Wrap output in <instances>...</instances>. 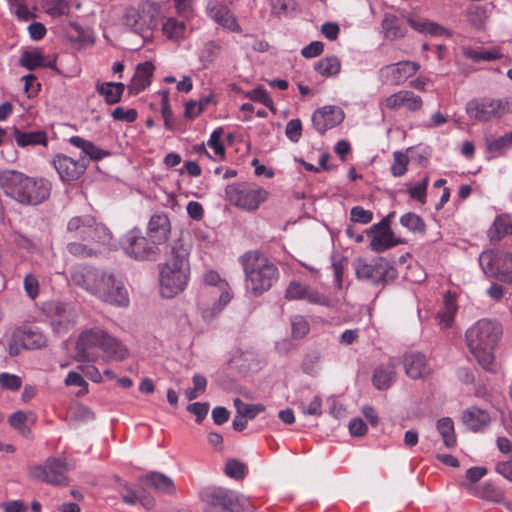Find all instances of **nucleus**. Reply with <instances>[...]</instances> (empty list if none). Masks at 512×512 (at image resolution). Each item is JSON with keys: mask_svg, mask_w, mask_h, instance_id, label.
Returning <instances> with one entry per match:
<instances>
[{"mask_svg": "<svg viewBox=\"0 0 512 512\" xmlns=\"http://www.w3.org/2000/svg\"><path fill=\"white\" fill-rule=\"evenodd\" d=\"M70 278L73 284L105 303L118 307L129 304L126 288L112 273L91 266H77L71 269Z\"/></svg>", "mask_w": 512, "mask_h": 512, "instance_id": "obj_1", "label": "nucleus"}, {"mask_svg": "<svg viewBox=\"0 0 512 512\" xmlns=\"http://www.w3.org/2000/svg\"><path fill=\"white\" fill-rule=\"evenodd\" d=\"M0 189L7 197L21 205L35 206L49 197L51 185L43 178H34L17 170L5 169L0 171Z\"/></svg>", "mask_w": 512, "mask_h": 512, "instance_id": "obj_2", "label": "nucleus"}, {"mask_svg": "<svg viewBox=\"0 0 512 512\" xmlns=\"http://www.w3.org/2000/svg\"><path fill=\"white\" fill-rule=\"evenodd\" d=\"M189 254L190 245L178 240L167 261L160 265V293L164 298H173L185 290L190 275Z\"/></svg>", "mask_w": 512, "mask_h": 512, "instance_id": "obj_3", "label": "nucleus"}, {"mask_svg": "<svg viewBox=\"0 0 512 512\" xmlns=\"http://www.w3.org/2000/svg\"><path fill=\"white\" fill-rule=\"evenodd\" d=\"M502 334L501 326L489 319H480L465 333L466 344L481 367L490 372H497L494 350Z\"/></svg>", "mask_w": 512, "mask_h": 512, "instance_id": "obj_4", "label": "nucleus"}, {"mask_svg": "<svg viewBox=\"0 0 512 512\" xmlns=\"http://www.w3.org/2000/svg\"><path fill=\"white\" fill-rule=\"evenodd\" d=\"M245 273L247 290L253 296H261L268 291L279 277L277 266L258 251H248L240 257Z\"/></svg>", "mask_w": 512, "mask_h": 512, "instance_id": "obj_5", "label": "nucleus"}, {"mask_svg": "<svg viewBox=\"0 0 512 512\" xmlns=\"http://www.w3.org/2000/svg\"><path fill=\"white\" fill-rule=\"evenodd\" d=\"M204 512H252L249 501L241 494L222 487L206 488L200 492Z\"/></svg>", "mask_w": 512, "mask_h": 512, "instance_id": "obj_6", "label": "nucleus"}, {"mask_svg": "<svg viewBox=\"0 0 512 512\" xmlns=\"http://www.w3.org/2000/svg\"><path fill=\"white\" fill-rule=\"evenodd\" d=\"M465 110L471 120L487 123L512 113V106L508 98L479 97L469 100Z\"/></svg>", "mask_w": 512, "mask_h": 512, "instance_id": "obj_7", "label": "nucleus"}, {"mask_svg": "<svg viewBox=\"0 0 512 512\" xmlns=\"http://www.w3.org/2000/svg\"><path fill=\"white\" fill-rule=\"evenodd\" d=\"M69 142L81 152L77 160L66 156V182L78 179L85 172L88 166L87 158L99 161L111 154L79 136L71 137Z\"/></svg>", "mask_w": 512, "mask_h": 512, "instance_id": "obj_8", "label": "nucleus"}, {"mask_svg": "<svg viewBox=\"0 0 512 512\" xmlns=\"http://www.w3.org/2000/svg\"><path fill=\"white\" fill-rule=\"evenodd\" d=\"M356 277L374 285H385L397 278V269L385 258L378 257L371 262L362 258L354 261Z\"/></svg>", "mask_w": 512, "mask_h": 512, "instance_id": "obj_9", "label": "nucleus"}, {"mask_svg": "<svg viewBox=\"0 0 512 512\" xmlns=\"http://www.w3.org/2000/svg\"><path fill=\"white\" fill-rule=\"evenodd\" d=\"M159 10L154 3H144L139 8L128 7L122 16V23L134 33L146 37L157 26Z\"/></svg>", "mask_w": 512, "mask_h": 512, "instance_id": "obj_10", "label": "nucleus"}, {"mask_svg": "<svg viewBox=\"0 0 512 512\" xmlns=\"http://www.w3.org/2000/svg\"><path fill=\"white\" fill-rule=\"evenodd\" d=\"M225 197L230 204L247 211H255L268 197V192L260 187L246 183L229 184L225 188Z\"/></svg>", "mask_w": 512, "mask_h": 512, "instance_id": "obj_11", "label": "nucleus"}, {"mask_svg": "<svg viewBox=\"0 0 512 512\" xmlns=\"http://www.w3.org/2000/svg\"><path fill=\"white\" fill-rule=\"evenodd\" d=\"M479 264L488 277L512 284V253L505 251H484Z\"/></svg>", "mask_w": 512, "mask_h": 512, "instance_id": "obj_12", "label": "nucleus"}, {"mask_svg": "<svg viewBox=\"0 0 512 512\" xmlns=\"http://www.w3.org/2000/svg\"><path fill=\"white\" fill-rule=\"evenodd\" d=\"M124 253L137 261L154 260L159 254L158 246L147 239L140 229L128 231L121 240Z\"/></svg>", "mask_w": 512, "mask_h": 512, "instance_id": "obj_13", "label": "nucleus"}, {"mask_svg": "<svg viewBox=\"0 0 512 512\" xmlns=\"http://www.w3.org/2000/svg\"><path fill=\"white\" fill-rule=\"evenodd\" d=\"M107 332L99 327L83 330L76 341L75 360L95 362L98 360Z\"/></svg>", "mask_w": 512, "mask_h": 512, "instance_id": "obj_14", "label": "nucleus"}, {"mask_svg": "<svg viewBox=\"0 0 512 512\" xmlns=\"http://www.w3.org/2000/svg\"><path fill=\"white\" fill-rule=\"evenodd\" d=\"M226 286V283H220L218 289L212 288L202 293L201 315L206 322L212 321L231 301L232 295Z\"/></svg>", "mask_w": 512, "mask_h": 512, "instance_id": "obj_15", "label": "nucleus"}, {"mask_svg": "<svg viewBox=\"0 0 512 512\" xmlns=\"http://www.w3.org/2000/svg\"><path fill=\"white\" fill-rule=\"evenodd\" d=\"M285 298L289 301L305 300L313 305H331V300L325 294L319 292L318 290L305 283L296 280H293L288 284L285 291Z\"/></svg>", "mask_w": 512, "mask_h": 512, "instance_id": "obj_16", "label": "nucleus"}, {"mask_svg": "<svg viewBox=\"0 0 512 512\" xmlns=\"http://www.w3.org/2000/svg\"><path fill=\"white\" fill-rule=\"evenodd\" d=\"M419 68L417 62L405 60L384 66L379 70V74L392 85L399 86L414 76Z\"/></svg>", "mask_w": 512, "mask_h": 512, "instance_id": "obj_17", "label": "nucleus"}, {"mask_svg": "<svg viewBox=\"0 0 512 512\" xmlns=\"http://www.w3.org/2000/svg\"><path fill=\"white\" fill-rule=\"evenodd\" d=\"M343 119V111L336 106H324L314 111L312 115L313 126L320 134L339 125Z\"/></svg>", "mask_w": 512, "mask_h": 512, "instance_id": "obj_18", "label": "nucleus"}, {"mask_svg": "<svg viewBox=\"0 0 512 512\" xmlns=\"http://www.w3.org/2000/svg\"><path fill=\"white\" fill-rule=\"evenodd\" d=\"M383 105L392 111H398L406 108L410 112H416L423 106L422 98L415 95L412 91L401 90L393 93L383 100Z\"/></svg>", "mask_w": 512, "mask_h": 512, "instance_id": "obj_19", "label": "nucleus"}, {"mask_svg": "<svg viewBox=\"0 0 512 512\" xmlns=\"http://www.w3.org/2000/svg\"><path fill=\"white\" fill-rule=\"evenodd\" d=\"M207 12L209 17L223 28L234 33H240L242 31L236 16L226 5L216 1L210 2L207 6Z\"/></svg>", "mask_w": 512, "mask_h": 512, "instance_id": "obj_20", "label": "nucleus"}, {"mask_svg": "<svg viewBox=\"0 0 512 512\" xmlns=\"http://www.w3.org/2000/svg\"><path fill=\"white\" fill-rule=\"evenodd\" d=\"M171 223L166 213H155L148 223V235L157 246L164 244L170 235Z\"/></svg>", "mask_w": 512, "mask_h": 512, "instance_id": "obj_21", "label": "nucleus"}, {"mask_svg": "<svg viewBox=\"0 0 512 512\" xmlns=\"http://www.w3.org/2000/svg\"><path fill=\"white\" fill-rule=\"evenodd\" d=\"M396 367L397 363L394 360L377 365L372 375L373 386L380 391L390 388L396 380Z\"/></svg>", "mask_w": 512, "mask_h": 512, "instance_id": "obj_22", "label": "nucleus"}, {"mask_svg": "<svg viewBox=\"0 0 512 512\" xmlns=\"http://www.w3.org/2000/svg\"><path fill=\"white\" fill-rule=\"evenodd\" d=\"M404 369L411 379H420L431 373V367L427 362L426 356L419 352H412L405 355Z\"/></svg>", "mask_w": 512, "mask_h": 512, "instance_id": "obj_23", "label": "nucleus"}, {"mask_svg": "<svg viewBox=\"0 0 512 512\" xmlns=\"http://www.w3.org/2000/svg\"><path fill=\"white\" fill-rule=\"evenodd\" d=\"M95 220L92 215L88 214L72 217L67 223V231L81 241H89Z\"/></svg>", "mask_w": 512, "mask_h": 512, "instance_id": "obj_24", "label": "nucleus"}, {"mask_svg": "<svg viewBox=\"0 0 512 512\" xmlns=\"http://www.w3.org/2000/svg\"><path fill=\"white\" fill-rule=\"evenodd\" d=\"M140 481L160 493L173 494L176 490L174 481L160 472H150L141 476Z\"/></svg>", "mask_w": 512, "mask_h": 512, "instance_id": "obj_25", "label": "nucleus"}, {"mask_svg": "<svg viewBox=\"0 0 512 512\" xmlns=\"http://www.w3.org/2000/svg\"><path fill=\"white\" fill-rule=\"evenodd\" d=\"M66 39L79 49L93 43L92 31L72 21L66 24Z\"/></svg>", "mask_w": 512, "mask_h": 512, "instance_id": "obj_26", "label": "nucleus"}, {"mask_svg": "<svg viewBox=\"0 0 512 512\" xmlns=\"http://www.w3.org/2000/svg\"><path fill=\"white\" fill-rule=\"evenodd\" d=\"M154 72V65L146 61L137 65L136 72L129 85V90L133 93H139L151 83V77Z\"/></svg>", "mask_w": 512, "mask_h": 512, "instance_id": "obj_27", "label": "nucleus"}, {"mask_svg": "<svg viewBox=\"0 0 512 512\" xmlns=\"http://www.w3.org/2000/svg\"><path fill=\"white\" fill-rule=\"evenodd\" d=\"M463 423L472 431H480L490 422V415L487 411L471 407L463 412Z\"/></svg>", "mask_w": 512, "mask_h": 512, "instance_id": "obj_28", "label": "nucleus"}, {"mask_svg": "<svg viewBox=\"0 0 512 512\" xmlns=\"http://www.w3.org/2000/svg\"><path fill=\"white\" fill-rule=\"evenodd\" d=\"M510 234H512V217L508 214L498 215L488 230L489 239L498 242Z\"/></svg>", "mask_w": 512, "mask_h": 512, "instance_id": "obj_29", "label": "nucleus"}, {"mask_svg": "<svg viewBox=\"0 0 512 512\" xmlns=\"http://www.w3.org/2000/svg\"><path fill=\"white\" fill-rule=\"evenodd\" d=\"M457 309L458 306L456 304L455 296L448 292L444 296L443 307L437 314L439 325L442 329L450 328L453 325Z\"/></svg>", "mask_w": 512, "mask_h": 512, "instance_id": "obj_30", "label": "nucleus"}, {"mask_svg": "<svg viewBox=\"0 0 512 512\" xmlns=\"http://www.w3.org/2000/svg\"><path fill=\"white\" fill-rule=\"evenodd\" d=\"M101 351L109 360L122 361L128 355L127 348L116 338L110 336L108 333L103 341Z\"/></svg>", "mask_w": 512, "mask_h": 512, "instance_id": "obj_31", "label": "nucleus"}, {"mask_svg": "<svg viewBox=\"0 0 512 512\" xmlns=\"http://www.w3.org/2000/svg\"><path fill=\"white\" fill-rule=\"evenodd\" d=\"M43 314L49 319L51 325L57 332L62 330L64 318V306L61 301L50 300L43 303Z\"/></svg>", "mask_w": 512, "mask_h": 512, "instance_id": "obj_32", "label": "nucleus"}, {"mask_svg": "<svg viewBox=\"0 0 512 512\" xmlns=\"http://www.w3.org/2000/svg\"><path fill=\"white\" fill-rule=\"evenodd\" d=\"M124 88V84L118 82H98L96 84L97 93L104 97L107 104L118 103L121 100Z\"/></svg>", "mask_w": 512, "mask_h": 512, "instance_id": "obj_33", "label": "nucleus"}, {"mask_svg": "<svg viewBox=\"0 0 512 512\" xmlns=\"http://www.w3.org/2000/svg\"><path fill=\"white\" fill-rule=\"evenodd\" d=\"M14 140L20 147H26L29 145H46L47 135L44 131H29L23 132L17 128L14 129Z\"/></svg>", "mask_w": 512, "mask_h": 512, "instance_id": "obj_34", "label": "nucleus"}, {"mask_svg": "<svg viewBox=\"0 0 512 512\" xmlns=\"http://www.w3.org/2000/svg\"><path fill=\"white\" fill-rule=\"evenodd\" d=\"M16 339L20 340L24 349H38L45 344L44 335L37 330H16Z\"/></svg>", "mask_w": 512, "mask_h": 512, "instance_id": "obj_35", "label": "nucleus"}, {"mask_svg": "<svg viewBox=\"0 0 512 512\" xmlns=\"http://www.w3.org/2000/svg\"><path fill=\"white\" fill-rule=\"evenodd\" d=\"M314 69L323 77H332L340 72L341 62L336 56L324 57L315 62Z\"/></svg>", "mask_w": 512, "mask_h": 512, "instance_id": "obj_36", "label": "nucleus"}, {"mask_svg": "<svg viewBox=\"0 0 512 512\" xmlns=\"http://www.w3.org/2000/svg\"><path fill=\"white\" fill-rule=\"evenodd\" d=\"M162 32L167 39L179 42L184 38L186 25L175 18H168L162 24Z\"/></svg>", "mask_w": 512, "mask_h": 512, "instance_id": "obj_37", "label": "nucleus"}, {"mask_svg": "<svg viewBox=\"0 0 512 512\" xmlns=\"http://www.w3.org/2000/svg\"><path fill=\"white\" fill-rule=\"evenodd\" d=\"M486 152L500 154L503 150L512 148V130L498 138L485 139Z\"/></svg>", "mask_w": 512, "mask_h": 512, "instance_id": "obj_38", "label": "nucleus"}, {"mask_svg": "<svg viewBox=\"0 0 512 512\" xmlns=\"http://www.w3.org/2000/svg\"><path fill=\"white\" fill-rule=\"evenodd\" d=\"M437 429L442 436L444 444L447 448L456 445V435L454 431V423L451 418L444 417L437 421Z\"/></svg>", "mask_w": 512, "mask_h": 512, "instance_id": "obj_39", "label": "nucleus"}, {"mask_svg": "<svg viewBox=\"0 0 512 512\" xmlns=\"http://www.w3.org/2000/svg\"><path fill=\"white\" fill-rule=\"evenodd\" d=\"M112 233L102 223L94 222L92 236L89 237V241L95 247L97 246H109L112 242Z\"/></svg>", "mask_w": 512, "mask_h": 512, "instance_id": "obj_40", "label": "nucleus"}, {"mask_svg": "<svg viewBox=\"0 0 512 512\" xmlns=\"http://www.w3.org/2000/svg\"><path fill=\"white\" fill-rule=\"evenodd\" d=\"M398 243L399 241L394 239L391 230H388L375 235L370 242V247L373 251L380 253L396 246Z\"/></svg>", "mask_w": 512, "mask_h": 512, "instance_id": "obj_41", "label": "nucleus"}, {"mask_svg": "<svg viewBox=\"0 0 512 512\" xmlns=\"http://www.w3.org/2000/svg\"><path fill=\"white\" fill-rule=\"evenodd\" d=\"M474 494L482 499L493 502H502L504 500V491L488 482L479 485Z\"/></svg>", "mask_w": 512, "mask_h": 512, "instance_id": "obj_42", "label": "nucleus"}, {"mask_svg": "<svg viewBox=\"0 0 512 512\" xmlns=\"http://www.w3.org/2000/svg\"><path fill=\"white\" fill-rule=\"evenodd\" d=\"M67 249L70 254L80 258L93 257L99 253L98 247L92 245L90 241L70 242L67 244Z\"/></svg>", "mask_w": 512, "mask_h": 512, "instance_id": "obj_43", "label": "nucleus"}, {"mask_svg": "<svg viewBox=\"0 0 512 512\" xmlns=\"http://www.w3.org/2000/svg\"><path fill=\"white\" fill-rule=\"evenodd\" d=\"M48 483L60 485L64 481V462L58 458L47 460Z\"/></svg>", "mask_w": 512, "mask_h": 512, "instance_id": "obj_44", "label": "nucleus"}, {"mask_svg": "<svg viewBox=\"0 0 512 512\" xmlns=\"http://www.w3.org/2000/svg\"><path fill=\"white\" fill-rule=\"evenodd\" d=\"M233 404L237 414L249 420H253L258 414L265 410L262 404L244 403L240 398H235Z\"/></svg>", "mask_w": 512, "mask_h": 512, "instance_id": "obj_45", "label": "nucleus"}, {"mask_svg": "<svg viewBox=\"0 0 512 512\" xmlns=\"http://www.w3.org/2000/svg\"><path fill=\"white\" fill-rule=\"evenodd\" d=\"M464 55L474 62L481 61H494L500 59L502 54L499 49L485 50V49H467L464 51Z\"/></svg>", "mask_w": 512, "mask_h": 512, "instance_id": "obj_46", "label": "nucleus"}, {"mask_svg": "<svg viewBox=\"0 0 512 512\" xmlns=\"http://www.w3.org/2000/svg\"><path fill=\"white\" fill-rule=\"evenodd\" d=\"M382 28L388 38H398L404 36V30L401 28L400 20L392 15L386 14L382 21Z\"/></svg>", "mask_w": 512, "mask_h": 512, "instance_id": "obj_47", "label": "nucleus"}, {"mask_svg": "<svg viewBox=\"0 0 512 512\" xmlns=\"http://www.w3.org/2000/svg\"><path fill=\"white\" fill-rule=\"evenodd\" d=\"M222 46L214 41H207L200 52L199 59L204 65L213 63L220 55Z\"/></svg>", "mask_w": 512, "mask_h": 512, "instance_id": "obj_48", "label": "nucleus"}, {"mask_svg": "<svg viewBox=\"0 0 512 512\" xmlns=\"http://www.w3.org/2000/svg\"><path fill=\"white\" fill-rule=\"evenodd\" d=\"M19 63L28 70H34L43 65L42 55L39 50H24L21 53Z\"/></svg>", "mask_w": 512, "mask_h": 512, "instance_id": "obj_49", "label": "nucleus"}, {"mask_svg": "<svg viewBox=\"0 0 512 512\" xmlns=\"http://www.w3.org/2000/svg\"><path fill=\"white\" fill-rule=\"evenodd\" d=\"M469 23L477 29H481L486 21V11L479 5H470L466 10Z\"/></svg>", "mask_w": 512, "mask_h": 512, "instance_id": "obj_50", "label": "nucleus"}, {"mask_svg": "<svg viewBox=\"0 0 512 512\" xmlns=\"http://www.w3.org/2000/svg\"><path fill=\"white\" fill-rule=\"evenodd\" d=\"M66 386H77L80 389L75 392V396L82 397L88 393V383L80 370L70 371L66 376Z\"/></svg>", "mask_w": 512, "mask_h": 512, "instance_id": "obj_51", "label": "nucleus"}, {"mask_svg": "<svg viewBox=\"0 0 512 512\" xmlns=\"http://www.w3.org/2000/svg\"><path fill=\"white\" fill-rule=\"evenodd\" d=\"M400 223L413 232H424L426 228L423 219L413 212H408L402 215L400 218Z\"/></svg>", "mask_w": 512, "mask_h": 512, "instance_id": "obj_52", "label": "nucleus"}, {"mask_svg": "<svg viewBox=\"0 0 512 512\" xmlns=\"http://www.w3.org/2000/svg\"><path fill=\"white\" fill-rule=\"evenodd\" d=\"M409 164L408 156L401 152L395 151L393 153V163L391 166V173L394 177H401L407 172V166Z\"/></svg>", "mask_w": 512, "mask_h": 512, "instance_id": "obj_53", "label": "nucleus"}, {"mask_svg": "<svg viewBox=\"0 0 512 512\" xmlns=\"http://www.w3.org/2000/svg\"><path fill=\"white\" fill-rule=\"evenodd\" d=\"M224 472L228 477L240 480L245 477L246 465L237 459H230L225 464Z\"/></svg>", "mask_w": 512, "mask_h": 512, "instance_id": "obj_54", "label": "nucleus"}, {"mask_svg": "<svg viewBox=\"0 0 512 512\" xmlns=\"http://www.w3.org/2000/svg\"><path fill=\"white\" fill-rule=\"evenodd\" d=\"M245 97L248 98L250 101L259 102L266 106L267 108L274 111L273 100L268 95L267 91L262 87H257L253 90L248 91L245 94Z\"/></svg>", "mask_w": 512, "mask_h": 512, "instance_id": "obj_55", "label": "nucleus"}, {"mask_svg": "<svg viewBox=\"0 0 512 512\" xmlns=\"http://www.w3.org/2000/svg\"><path fill=\"white\" fill-rule=\"evenodd\" d=\"M291 326L292 336L295 339H301L309 332V323L301 315H296L292 318Z\"/></svg>", "mask_w": 512, "mask_h": 512, "instance_id": "obj_56", "label": "nucleus"}, {"mask_svg": "<svg viewBox=\"0 0 512 512\" xmlns=\"http://www.w3.org/2000/svg\"><path fill=\"white\" fill-rule=\"evenodd\" d=\"M35 420V415L32 412H24L18 410L10 415L8 422L12 428L17 430L18 428L26 425L27 421L33 422Z\"/></svg>", "mask_w": 512, "mask_h": 512, "instance_id": "obj_57", "label": "nucleus"}, {"mask_svg": "<svg viewBox=\"0 0 512 512\" xmlns=\"http://www.w3.org/2000/svg\"><path fill=\"white\" fill-rule=\"evenodd\" d=\"M286 137L293 143H297L302 135V122L300 119H291L286 124L285 128Z\"/></svg>", "mask_w": 512, "mask_h": 512, "instance_id": "obj_58", "label": "nucleus"}, {"mask_svg": "<svg viewBox=\"0 0 512 512\" xmlns=\"http://www.w3.org/2000/svg\"><path fill=\"white\" fill-rule=\"evenodd\" d=\"M22 380L19 376L9 373H0V386L11 391L20 389Z\"/></svg>", "mask_w": 512, "mask_h": 512, "instance_id": "obj_59", "label": "nucleus"}, {"mask_svg": "<svg viewBox=\"0 0 512 512\" xmlns=\"http://www.w3.org/2000/svg\"><path fill=\"white\" fill-rule=\"evenodd\" d=\"M137 111L135 109H125L124 107H117L112 112L114 120L132 123L137 119Z\"/></svg>", "mask_w": 512, "mask_h": 512, "instance_id": "obj_60", "label": "nucleus"}, {"mask_svg": "<svg viewBox=\"0 0 512 512\" xmlns=\"http://www.w3.org/2000/svg\"><path fill=\"white\" fill-rule=\"evenodd\" d=\"M350 218L353 222L368 224L373 219V213L360 206H356L351 209Z\"/></svg>", "mask_w": 512, "mask_h": 512, "instance_id": "obj_61", "label": "nucleus"}, {"mask_svg": "<svg viewBox=\"0 0 512 512\" xmlns=\"http://www.w3.org/2000/svg\"><path fill=\"white\" fill-rule=\"evenodd\" d=\"M94 418V412L87 406L79 404L73 408L72 419L75 421L88 422Z\"/></svg>", "mask_w": 512, "mask_h": 512, "instance_id": "obj_62", "label": "nucleus"}, {"mask_svg": "<svg viewBox=\"0 0 512 512\" xmlns=\"http://www.w3.org/2000/svg\"><path fill=\"white\" fill-rule=\"evenodd\" d=\"M429 179L428 177H424L423 180L416 184L415 186L411 187L408 190V193L411 198L418 200L421 203L425 202L426 197V189L428 186Z\"/></svg>", "mask_w": 512, "mask_h": 512, "instance_id": "obj_63", "label": "nucleus"}, {"mask_svg": "<svg viewBox=\"0 0 512 512\" xmlns=\"http://www.w3.org/2000/svg\"><path fill=\"white\" fill-rule=\"evenodd\" d=\"M23 284L29 298L35 299L39 294V282L37 278L32 274H28L25 276Z\"/></svg>", "mask_w": 512, "mask_h": 512, "instance_id": "obj_64", "label": "nucleus"}]
</instances>
